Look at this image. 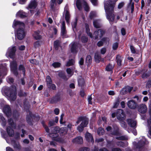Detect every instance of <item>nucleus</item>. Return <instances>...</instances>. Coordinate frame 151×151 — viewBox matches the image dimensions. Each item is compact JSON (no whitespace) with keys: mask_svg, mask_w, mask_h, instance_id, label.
Masks as SVG:
<instances>
[{"mask_svg":"<svg viewBox=\"0 0 151 151\" xmlns=\"http://www.w3.org/2000/svg\"><path fill=\"white\" fill-rule=\"evenodd\" d=\"M56 0H51L50 3V6L51 8L53 9L55 7V6L56 5V3H55Z\"/></svg>","mask_w":151,"mask_h":151,"instance_id":"54","label":"nucleus"},{"mask_svg":"<svg viewBox=\"0 0 151 151\" xmlns=\"http://www.w3.org/2000/svg\"><path fill=\"white\" fill-rule=\"evenodd\" d=\"M6 64H3L1 61H0V77H4L6 75L8 70L6 68ZM2 83V80L0 79V84Z\"/></svg>","mask_w":151,"mask_h":151,"instance_id":"8","label":"nucleus"},{"mask_svg":"<svg viewBox=\"0 0 151 151\" xmlns=\"http://www.w3.org/2000/svg\"><path fill=\"white\" fill-rule=\"evenodd\" d=\"M97 132L99 135L101 136L104 134V130L103 128L100 127L98 128Z\"/></svg>","mask_w":151,"mask_h":151,"instance_id":"38","label":"nucleus"},{"mask_svg":"<svg viewBox=\"0 0 151 151\" xmlns=\"http://www.w3.org/2000/svg\"><path fill=\"white\" fill-rule=\"evenodd\" d=\"M51 129L52 130H53V131H52L51 133L49 134V136L52 137L53 139L59 141L57 139V138L58 136V133L59 132V128L57 127H52Z\"/></svg>","mask_w":151,"mask_h":151,"instance_id":"11","label":"nucleus"},{"mask_svg":"<svg viewBox=\"0 0 151 151\" xmlns=\"http://www.w3.org/2000/svg\"><path fill=\"white\" fill-rule=\"evenodd\" d=\"M46 82L47 87L52 83V81L50 76H48L46 77Z\"/></svg>","mask_w":151,"mask_h":151,"instance_id":"39","label":"nucleus"},{"mask_svg":"<svg viewBox=\"0 0 151 151\" xmlns=\"http://www.w3.org/2000/svg\"><path fill=\"white\" fill-rule=\"evenodd\" d=\"M116 139L119 140H127L128 139V137L127 136H122L119 137H116Z\"/></svg>","mask_w":151,"mask_h":151,"instance_id":"40","label":"nucleus"},{"mask_svg":"<svg viewBox=\"0 0 151 151\" xmlns=\"http://www.w3.org/2000/svg\"><path fill=\"white\" fill-rule=\"evenodd\" d=\"M70 50L73 53H76L77 52V44L76 42H72L69 45Z\"/></svg>","mask_w":151,"mask_h":151,"instance_id":"17","label":"nucleus"},{"mask_svg":"<svg viewBox=\"0 0 151 151\" xmlns=\"http://www.w3.org/2000/svg\"><path fill=\"white\" fill-rule=\"evenodd\" d=\"M92 58L91 56L90 55L87 56L86 59V63L88 66L91 63Z\"/></svg>","mask_w":151,"mask_h":151,"instance_id":"37","label":"nucleus"},{"mask_svg":"<svg viewBox=\"0 0 151 151\" xmlns=\"http://www.w3.org/2000/svg\"><path fill=\"white\" fill-rule=\"evenodd\" d=\"M116 145L119 147H124L127 146L128 144L127 142H125L122 141L116 142Z\"/></svg>","mask_w":151,"mask_h":151,"instance_id":"29","label":"nucleus"},{"mask_svg":"<svg viewBox=\"0 0 151 151\" xmlns=\"http://www.w3.org/2000/svg\"><path fill=\"white\" fill-rule=\"evenodd\" d=\"M89 149L86 147H82L79 148V151H89Z\"/></svg>","mask_w":151,"mask_h":151,"instance_id":"60","label":"nucleus"},{"mask_svg":"<svg viewBox=\"0 0 151 151\" xmlns=\"http://www.w3.org/2000/svg\"><path fill=\"white\" fill-rule=\"evenodd\" d=\"M42 42L40 41H37L34 43V46L35 48L39 47L42 44Z\"/></svg>","mask_w":151,"mask_h":151,"instance_id":"50","label":"nucleus"},{"mask_svg":"<svg viewBox=\"0 0 151 151\" xmlns=\"http://www.w3.org/2000/svg\"><path fill=\"white\" fill-rule=\"evenodd\" d=\"M41 123L43 125V126L44 127L45 131L47 133H49L50 132V130L48 127L46 126L44 124V121H42L41 122Z\"/></svg>","mask_w":151,"mask_h":151,"instance_id":"58","label":"nucleus"},{"mask_svg":"<svg viewBox=\"0 0 151 151\" xmlns=\"http://www.w3.org/2000/svg\"><path fill=\"white\" fill-rule=\"evenodd\" d=\"M29 61L30 63L33 64L38 65L39 64V62L38 61H37L35 59H30L29 60Z\"/></svg>","mask_w":151,"mask_h":151,"instance_id":"56","label":"nucleus"},{"mask_svg":"<svg viewBox=\"0 0 151 151\" xmlns=\"http://www.w3.org/2000/svg\"><path fill=\"white\" fill-rule=\"evenodd\" d=\"M18 70L19 71H22L24 76H25V69L24 66L22 64L20 65L19 66Z\"/></svg>","mask_w":151,"mask_h":151,"instance_id":"34","label":"nucleus"},{"mask_svg":"<svg viewBox=\"0 0 151 151\" xmlns=\"http://www.w3.org/2000/svg\"><path fill=\"white\" fill-rule=\"evenodd\" d=\"M10 68L11 71L15 75L17 76L18 75V72L17 70V63L16 61L13 60L10 61Z\"/></svg>","mask_w":151,"mask_h":151,"instance_id":"12","label":"nucleus"},{"mask_svg":"<svg viewBox=\"0 0 151 151\" xmlns=\"http://www.w3.org/2000/svg\"><path fill=\"white\" fill-rule=\"evenodd\" d=\"M133 88L129 86H127L123 88L121 90L120 93L121 94H124L128 92H130L132 90Z\"/></svg>","mask_w":151,"mask_h":151,"instance_id":"21","label":"nucleus"},{"mask_svg":"<svg viewBox=\"0 0 151 151\" xmlns=\"http://www.w3.org/2000/svg\"><path fill=\"white\" fill-rule=\"evenodd\" d=\"M115 2L111 1L104 2V7L106 14L107 19L110 23L112 22L114 19V16L113 14Z\"/></svg>","mask_w":151,"mask_h":151,"instance_id":"4","label":"nucleus"},{"mask_svg":"<svg viewBox=\"0 0 151 151\" xmlns=\"http://www.w3.org/2000/svg\"><path fill=\"white\" fill-rule=\"evenodd\" d=\"M117 64L119 66H121V62L122 60L121 59L120 56L119 55H117L116 57Z\"/></svg>","mask_w":151,"mask_h":151,"instance_id":"47","label":"nucleus"},{"mask_svg":"<svg viewBox=\"0 0 151 151\" xmlns=\"http://www.w3.org/2000/svg\"><path fill=\"white\" fill-rule=\"evenodd\" d=\"M6 80L8 83L10 84L12 83L14 81V79L10 76L7 77L6 78Z\"/></svg>","mask_w":151,"mask_h":151,"instance_id":"49","label":"nucleus"},{"mask_svg":"<svg viewBox=\"0 0 151 151\" xmlns=\"http://www.w3.org/2000/svg\"><path fill=\"white\" fill-rule=\"evenodd\" d=\"M29 115H27L26 117L27 121L29 124H31L32 123V115L31 112L30 111L28 112Z\"/></svg>","mask_w":151,"mask_h":151,"instance_id":"30","label":"nucleus"},{"mask_svg":"<svg viewBox=\"0 0 151 151\" xmlns=\"http://www.w3.org/2000/svg\"><path fill=\"white\" fill-rule=\"evenodd\" d=\"M76 4L78 9L81 10L82 9V4L80 0H77Z\"/></svg>","mask_w":151,"mask_h":151,"instance_id":"43","label":"nucleus"},{"mask_svg":"<svg viewBox=\"0 0 151 151\" xmlns=\"http://www.w3.org/2000/svg\"><path fill=\"white\" fill-rule=\"evenodd\" d=\"M86 32L88 36L91 38L96 39L101 38L105 33V31L104 29H99L96 30L94 32L93 35L90 33L88 25L86 24H85Z\"/></svg>","mask_w":151,"mask_h":151,"instance_id":"5","label":"nucleus"},{"mask_svg":"<svg viewBox=\"0 0 151 151\" xmlns=\"http://www.w3.org/2000/svg\"><path fill=\"white\" fill-rule=\"evenodd\" d=\"M128 107L131 109H135L137 106L136 103L133 100H131L129 101L127 104Z\"/></svg>","mask_w":151,"mask_h":151,"instance_id":"23","label":"nucleus"},{"mask_svg":"<svg viewBox=\"0 0 151 151\" xmlns=\"http://www.w3.org/2000/svg\"><path fill=\"white\" fill-rule=\"evenodd\" d=\"M60 65L61 64L58 62H54L52 64V66L55 68L59 67Z\"/></svg>","mask_w":151,"mask_h":151,"instance_id":"53","label":"nucleus"},{"mask_svg":"<svg viewBox=\"0 0 151 151\" xmlns=\"http://www.w3.org/2000/svg\"><path fill=\"white\" fill-rule=\"evenodd\" d=\"M5 102L3 99H0V108H3L5 104Z\"/></svg>","mask_w":151,"mask_h":151,"instance_id":"55","label":"nucleus"},{"mask_svg":"<svg viewBox=\"0 0 151 151\" xmlns=\"http://www.w3.org/2000/svg\"><path fill=\"white\" fill-rule=\"evenodd\" d=\"M8 122L9 126H7L6 129L7 134L3 129H1V136L5 139L7 143H14L15 142L12 140L10 137H13L14 135V131L13 128L15 129L16 125L12 118L9 119Z\"/></svg>","mask_w":151,"mask_h":151,"instance_id":"1","label":"nucleus"},{"mask_svg":"<svg viewBox=\"0 0 151 151\" xmlns=\"http://www.w3.org/2000/svg\"><path fill=\"white\" fill-rule=\"evenodd\" d=\"M27 14L23 11H19L16 14V17H19L21 18L26 17Z\"/></svg>","mask_w":151,"mask_h":151,"instance_id":"26","label":"nucleus"},{"mask_svg":"<svg viewBox=\"0 0 151 151\" xmlns=\"http://www.w3.org/2000/svg\"><path fill=\"white\" fill-rule=\"evenodd\" d=\"M119 43L118 42L114 43L112 45V49L114 50H116L118 48Z\"/></svg>","mask_w":151,"mask_h":151,"instance_id":"52","label":"nucleus"},{"mask_svg":"<svg viewBox=\"0 0 151 151\" xmlns=\"http://www.w3.org/2000/svg\"><path fill=\"white\" fill-rule=\"evenodd\" d=\"M94 58L95 61L97 63H99L101 59L100 55L97 53L95 54Z\"/></svg>","mask_w":151,"mask_h":151,"instance_id":"35","label":"nucleus"},{"mask_svg":"<svg viewBox=\"0 0 151 151\" xmlns=\"http://www.w3.org/2000/svg\"><path fill=\"white\" fill-rule=\"evenodd\" d=\"M81 122V123L77 127V130L79 132H81L83 130V128L86 127L88 123V119L85 117H80L78 118L77 121L76 122L75 125H77Z\"/></svg>","mask_w":151,"mask_h":151,"instance_id":"6","label":"nucleus"},{"mask_svg":"<svg viewBox=\"0 0 151 151\" xmlns=\"http://www.w3.org/2000/svg\"><path fill=\"white\" fill-rule=\"evenodd\" d=\"M67 33V31L66 29L65 22L63 21L61 26V35L63 38H67L68 37Z\"/></svg>","mask_w":151,"mask_h":151,"instance_id":"13","label":"nucleus"},{"mask_svg":"<svg viewBox=\"0 0 151 151\" xmlns=\"http://www.w3.org/2000/svg\"><path fill=\"white\" fill-rule=\"evenodd\" d=\"M149 74L147 73H143L142 76V77L143 78H146L149 77Z\"/></svg>","mask_w":151,"mask_h":151,"instance_id":"63","label":"nucleus"},{"mask_svg":"<svg viewBox=\"0 0 151 151\" xmlns=\"http://www.w3.org/2000/svg\"><path fill=\"white\" fill-rule=\"evenodd\" d=\"M138 142L137 143L136 142H133V145L135 147L138 149L142 150V148L145 145L148 144V142L147 140L144 137H142L138 139Z\"/></svg>","mask_w":151,"mask_h":151,"instance_id":"7","label":"nucleus"},{"mask_svg":"<svg viewBox=\"0 0 151 151\" xmlns=\"http://www.w3.org/2000/svg\"><path fill=\"white\" fill-rule=\"evenodd\" d=\"M34 38L36 40H39L41 38V36L39 35V31L35 32L33 35Z\"/></svg>","mask_w":151,"mask_h":151,"instance_id":"33","label":"nucleus"},{"mask_svg":"<svg viewBox=\"0 0 151 151\" xmlns=\"http://www.w3.org/2000/svg\"><path fill=\"white\" fill-rule=\"evenodd\" d=\"M90 1L93 5L95 6H96L97 5V0H90Z\"/></svg>","mask_w":151,"mask_h":151,"instance_id":"62","label":"nucleus"},{"mask_svg":"<svg viewBox=\"0 0 151 151\" xmlns=\"http://www.w3.org/2000/svg\"><path fill=\"white\" fill-rule=\"evenodd\" d=\"M72 142L74 143L81 144L83 142V139L81 137L79 136L73 139Z\"/></svg>","mask_w":151,"mask_h":151,"instance_id":"24","label":"nucleus"},{"mask_svg":"<svg viewBox=\"0 0 151 151\" xmlns=\"http://www.w3.org/2000/svg\"><path fill=\"white\" fill-rule=\"evenodd\" d=\"M16 50L15 46H12L9 47L6 54V57L7 58L10 57L14 60L15 58Z\"/></svg>","mask_w":151,"mask_h":151,"instance_id":"10","label":"nucleus"},{"mask_svg":"<svg viewBox=\"0 0 151 151\" xmlns=\"http://www.w3.org/2000/svg\"><path fill=\"white\" fill-rule=\"evenodd\" d=\"M127 122L128 125L131 127L134 128L136 127L137 123L135 120L129 119H127Z\"/></svg>","mask_w":151,"mask_h":151,"instance_id":"19","label":"nucleus"},{"mask_svg":"<svg viewBox=\"0 0 151 151\" xmlns=\"http://www.w3.org/2000/svg\"><path fill=\"white\" fill-rule=\"evenodd\" d=\"M77 22V18L75 19L74 21L72 22L71 24L72 28L73 31H75V29H76V27Z\"/></svg>","mask_w":151,"mask_h":151,"instance_id":"42","label":"nucleus"},{"mask_svg":"<svg viewBox=\"0 0 151 151\" xmlns=\"http://www.w3.org/2000/svg\"><path fill=\"white\" fill-rule=\"evenodd\" d=\"M75 62L74 60L73 59H71L67 62L66 66H69L73 65Z\"/></svg>","mask_w":151,"mask_h":151,"instance_id":"48","label":"nucleus"},{"mask_svg":"<svg viewBox=\"0 0 151 151\" xmlns=\"http://www.w3.org/2000/svg\"><path fill=\"white\" fill-rule=\"evenodd\" d=\"M147 108L146 106L144 104H141L138 106V111L141 113H145L147 111Z\"/></svg>","mask_w":151,"mask_h":151,"instance_id":"16","label":"nucleus"},{"mask_svg":"<svg viewBox=\"0 0 151 151\" xmlns=\"http://www.w3.org/2000/svg\"><path fill=\"white\" fill-rule=\"evenodd\" d=\"M3 111L8 117H10L12 114L10 107L8 105H6L4 106L3 109Z\"/></svg>","mask_w":151,"mask_h":151,"instance_id":"15","label":"nucleus"},{"mask_svg":"<svg viewBox=\"0 0 151 151\" xmlns=\"http://www.w3.org/2000/svg\"><path fill=\"white\" fill-rule=\"evenodd\" d=\"M113 67L111 65L109 64L106 66L105 69L108 71H111L112 70Z\"/></svg>","mask_w":151,"mask_h":151,"instance_id":"46","label":"nucleus"},{"mask_svg":"<svg viewBox=\"0 0 151 151\" xmlns=\"http://www.w3.org/2000/svg\"><path fill=\"white\" fill-rule=\"evenodd\" d=\"M60 99L61 97L60 96H56L52 99L50 102L52 103H55L60 101Z\"/></svg>","mask_w":151,"mask_h":151,"instance_id":"32","label":"nucleus"},{"mask_svg":"<svg viewBox=\"0 0 151 151\" xmlns=\"http://www.w3.org/2000/svg\"><path fill=\"white\" fill-rule=\"evenodd\" d=\"M68 5H66L64 8V12L65 13V19L67 23L69 22L70 15L68 11Z\"/></svg>","mask_w":151,"mask_h":151,"instance_id":"18","label":"nucleus"},{"mask_svg":"<svg viewBox=\"0 0 151 151\" xmlns=\"http://www.w3.org/2000/svg\"><path fill=\"white\" fill-rule=\"evenodd\" d=\"M48 87L49 88H51L53 90L56 89V87L55 85L54 84H52V83L51 84L50 86H48Z\"/></svg>","mask_w":151,"mask_h":151,"instance_id":"61","label":"nucleus"},{"mask_svg":"<svg viewBox=\"0 0 151 151\" xmlns=\"http://www.w3.org/2000/svg\"><path fill=\"white\" fill-rule=\"evenodd\" d=\"M0 123H1V125L3 127L6 125V121L1 113H0Z\"/></svg>","mask_w":151,"mask_h":151,"instance_id":"28","label":"nucleus"},{"mask_svg":"<svg viewBox=\"0 0 151 151\" xmlns=\"http://www.w3.org/2000/svg\"><path fill=\"white\" fill-rule=\"evenodd\" d=\"M151 87V81H149L146 84V87L149 88Z\"/></svg>","mask_w":151,"mask_h":151,"instance_id":"64","label":"nucleus"},{"mask_svg":"<svg viewBox=\"0 0 151 151\" xmlns=\"http://www.w3.org/2000/svg\"><path fill=\"white\" fill-rule=\"evenodd\" d=\"M81 40L83 43H86L88 40V39L85 36H83L81 38Z\"/></svg>","mask_w":151,"mask_h":151,"instance_id":"57","label":"nucleus"},{"mask_svg":"<svg viewBox=\"0 0 151 151\" xmlns=\"http://www.w3.org/2000/svg\"><path fill=\"white\" fill-rule=\"evenodd\" d=\"M150 107V111H149V114L150 115V118L149 119L147 120V122L148 125L150 126L151 125V104L149 105Z\"/></svg>","mask_w":151,"mask_h":151,"instance_id":"44","label":"nucleus"},{"mask_svg":"<svg viewBox=\"0 0 151 151\" xmlns=\"http://www.w3.org/2000/svg\"><path fill=\"white\" fill-rule=\"evenodd\" d=\"M83 6L86 11L88 12L89 11L90 8L86 2L85 1H83Z\"/></svg>","mask_w":151,"mask_h":151,"instance_id":"41","label":"nucleus"},{"mask_svg":"<svg viewBox=\"0 0 151 151\" xmlns=\"http://www.w3.org/2000/svg\"><path fill=\"white\" fill-rule=\"evenodd\" d=\"M60 45V42L58 40L55 41L54 43V47L56 50H58Z\"/></svg>","mask_w":151,"mask_h":151,"instance_id":"51","label":"nucleus"},{"mask_svg":"<svg viewBox=\"0 0 151 151\" xmlns=\"http://www.w3.org/2000/svg\"><path fill=\"white\" fill-rule=\"evenodd\" d=\"M96 11H91V12L89 16L91 19L96 17Z\"/></svg>","mask_w":151,"mask_h":151,"instance_id":"45","label":"nucleus"},{"mask_svg":"<svg viewBox=\"0 0 151 151\" xmlns=\"http://www.w3.org/2000/svg\"><path fill=\"white\" fill-rule=\"evenodd\" d=\"M58 132L62 135H65L67 133L68 129L66 127H62L60 129H59Z\"/></svg>","mask_w":151,"mask_h":151,"instance_id":"31","label":"nucleus"},{"mask_svg":"<svg viewBox=\"0 0 151 151\" xmlns=\"http://www.w3.org/2000/svg\"><path fill=\"white\" fill-rule=\"evenodd\" d=\"M111 134L112 135H118L119 134L118 129L117 128L116 129L114 132H112Z\"/></svg>","mask_w":151,"mask_h":151,"instance_id":"59","label":"nucleus"},{"mask_svg":"<svg viewBox=\"0 0 151 151\" xmlns=\"http://www.w3.org/2000/svg\"><path fill=\"white\" fill-rule=\"evenodd\" d=\"M109 39L108 38H104L101 41H99L97 43V45L99 47H100L102 45L103 43L105 42L107 43V42H109Z\"/></svg>","mask_w":151,"mask_h":151,"instance_id":"25","label":"nucleus"},{"mask_svg":"<svg viewBox=\"0 0 151 151\" xmlns=\"http://www.w3.org/2000/svg\"><path fill=\"white\" fill-rule=\"evenodd\" d=\"M123 120H120V123L121 126L123 128H124L125 129L127 130L129 133L130 132V131L128 130L127 129V125L126 123L124 122Z\"/></svg>","mask_w":151,"mask_h":151,"instance_id":"36","label":"nucleus"},{"mask_svg":"<svg viewBox=\"0 0 151 151\" xmlns=\"http://www.w3.org/2000/svg\"><path fill=\"white\" fill-rule=\"evenodd\" d=\"M37 5V3L35 0L31 1L29 3L27 9H34L36 8Z\"/></svg>","mask_w":151,"mask_h":151,"instance_id":"20","label":"nucleus"},{"mask_svg":"<svg viewBox=\"0 0 151 151\" xmlns=\"http://www.w3.org/2000/svg\"><path fill=\"white\" fill-rule=\"evenodd\" d=\"M85 138L88 142H91L92 144L94 143L93 137L91 134L89 132H87L85 134Z\"/></svg>","mask_w":151,"mask_h":151,"instance_id":"22","label":"nucleus"},{"mask_svg":"<svg viewBox=\"0 0 151 151\" xmlns=\"http://www.w3.org/2000/svg\"><path fill=\"white\" fill-rule=\"evenodd\" d=\"M1 92L2 94L11 102L14 101L16 99L17 93L15 86H4L1 89Z\"/></svg>","mask_w":151,"mask_h":151,"instance_id":"2","label":"nucleus"},{"mask_svg":"<svg viewBox=\"0 0 151 151\" xmlns=\"http://www.w3.org/2000/svg\"><path fill=\"white\" fill-rule=\"evenodd\" d=\"M24 26V24L19 21L14 20L13 22L12 27L14 29L18 28L15 33V35L19 40H22L25 35Z\"/></svg>","mask_w":151,"mask_h":151,"instance_id":"3","label":"nucleus"},{"mask_svg":"<svg viewBox=\"0 0 151 151\" xmlns=\"http://www.w3.org/2000/svg\"><path fill=\"white\" fill-rule=\"evenodd\" d=\"M73 68H68L67 69L66 71L68 75L67 77L62 72H60L58 74L59 76L65 80H67L70 77L72 76L73 74Z\"/></svg>","mask_w":151,"mask_h":151,"instance_id":"9","label":"nucleus"},{"mask_svg":"<svg viewBox=\"0 0 151 151\" xmlns=\"http://www.w3.org/2000/svg\"><path fill=\"white\" fill-rule=\"evenodd\" d=\"M93 25L95 27L98 28L101 27V20L99 19L95 20L93 22Z\"/></svg>","mask_w":151,"mask_h":151,"instance_id":"27","label":"nucleus"},{"mask_svg":"<svg viewBox=\"0 0 151 151\" xmlns=\"http://www.w3.org/2000/svg\"><path fill=\"white\" fill-rule=\"evenodd\" d=\"M116 115L117 119L119 120H124L125 119V113L122 109H118L117 110Z\"/></svg>","mask_w":151,"mask_h":151,"instance_id":"14","label":"nucleus"}]
</instances>
